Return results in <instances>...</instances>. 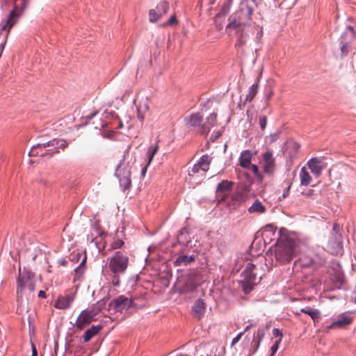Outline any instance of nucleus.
Instances as JSON below:
<instances>
[{"instance_id":"nucleus-14","label":"nucleus","mask_w":356,"mask_h":356,"mask_svg":"<svg viewBox=\"0 0 356 356\" xmlns=\"http://www.w3.org/2000/svg\"><path fill=\"white\" fill-rule=\"evenodd\" d=\"M262 167L266 173L270 175L273 173L275 169V163L272 152H267L263 154Z\"/></svg>"},{"instance_id":"nucleus-40","label":"nucleus","mask_w":356,"mask_h":356,"mask_svg":"<svg viewBox=\"0 0 356 356\" xmlns=\"http://www.w3.org/2000/svg\"><path fill=\"white\" fill-rule=\"evenodd\" d=\"M124 241L121 239H116L113 241L111 246L113 250L121 248L124 245Z\"/></svg>"},{"instance_id":"nucleus-24","label":"nucleus","mask_w":356,"mask_h":356,"mask_svg":"<svg viewBox=\"0 0 356 356\" xmlns=\"http://www.w3.org/2000/svg\"><path fill=\"white\" fill-rule=\"evenodd\" d=\"M266 210V207L259 200H254L253 204L248 209L249 213L257 214L264 213Z\"/></svg>"},{"instance_id":"nucleus-17","label":"nucleus","mask_w":356,"mask_h":356,"mask_svg":"<svg viewBox=\"0 0 356 356\" xmlns=\"http://www.w3.org/2000/svg\"><path fill=\"white\" fill-rule=\"evenodd\" d=\"M206 310V303L202 299H198L195 301L193 308V316L197 320H200L204 316Z\"/></svg>"},{"instance_id":"nucleus-44","label":"nucleus","mask_w":356,"mask_h":356,"mask_svg":"<svg viewBox=\"0 0 356 356\" xmlns=\"http://www.w3.org/2000/svg\"><path fill=\"white\" fill-rule=\"evenodd\" d=\"M259 125L262 130H264L267 125V118L266 116L259 117Z\"/></svg>"},{"instance_id":"nucleus-54","label":"nucleus","mask_w":356,"mask_h":356,"mask_svg":"<svg viewBox=\"0 0 356 356\" xmlns=\"http://www.w3.org/2000/svg\"><path fill=\"white\" fill-rule=\"evenodd\" d=\"M149 165H147V163L145 165V166L142 169V171H141V174L143 176H145L146 172H147V167H148Z\"/></svg>"},{"instance_id":"nucleus-56","label":"nucleus","mask_w":356,"mask_h":356,"mask_svg":"<svg viewBox=\"0 0 356 356\" xmlns=\"http://www.w3.org/2000/svg\"><path fill=\"white\" fill-rule=\"evenodd\" d=\"M32 356H38L37 350L34 346H32Z\"/></svg>"},{"instance_id":"nucleus-46","label":"nucleus","mask_w":356,"mask_h":356,"mask_svg":"<svg viewBox=\"0 0 356 356\" xmlns=\"http://www.w3.org/2000/svg\"><path fill=\"white\" fill-rule=\"evenodd\" d=\"M273 335L275 337H279V339H281V340L282 339L283 334H282V332L278 328H274L273 330Z\"/></svg>"},{"instance_id":"nucleus-21","label":"nucleus","mask_w":356,"mask_h":356,"mask_svg":"<svg viewBox=\"0 0 356 356\" xmlns=\"http://www.w3.org/2000/svg\"><path fill=\"white\" fill-rule=\"evenodd\" d=\"M255 6H257L256 0H241L238 10L253 14Z\"/></svg>"},{"instance_id":"nucleus-28","label":"nucleus","mask_w":356,"mask_h":356,"mask_svg":"<svg viewBox=\"0 0 356 356\" xmlns=\"http://www.w3.org/2000/svg\"><path fill=\"white\" fill-rule=\"evenodd\" d=\"M106 305V300L102 299L94 304L90 309H88L95 317Z\"/></svg>"},{"instance_id":"nucleus-23","label":"nucleus","mask_w":356,"mask_h":356,"mask_svg":"<svg viewBox=\"0 0 356 356\" xmlns=\"http://www.w3.org/2000/svg\"><path fill=\"white\" fill-rule=\"evenodd\" d=\"M308 167L311 171L316 175L321 174L323 167L321 166V162L317 158H313L308 161Z\"/></svg>"},{"instance_id":"nucleus-50","label":"nucleus","mask_w":356,"mask_h":356,"mask_svg":"<svg viewBox=\"0 0 356 356\" xmlns=\"http://www.w3.org/2000/svg\"><path fill=\"white\" fill-rule=\"evenodd\" d=\"M279 137V133H274L270 135L271 141H275Z\"/></svg>"},{"instance_id":"nucleus-53","label":"nucleus","mask_w":356,"mask_h":356,"mask_svg":"<svg viewBox=\"0 0 356 356\" xmlns=\"http://www.w3.org/2000/svg\"><path fill=\"white\" fill-rule=\"evenodd\" d=\"M138 118L141 121L143 122L144 120V115H142L140 111H139V109L138 108Z\"/></svg>"},{"instance_id":"nucleus-59","label":"nucleus","mask_w":356,"mask_h":356,"mask_svg":"<svg viewBox=\"0 0 356 356\" xmlns=\"http://www.w3.org/2000/svg\"><path fill=\"white\" fill-rule=\"evenodd\" d=\"M177 356H191V355H186V354H180V355H177Z\"/></svg>"},{"instance_id":"nucleus-20","label":"nucleus","mask_w":356,"mask_h":356,"mask_svg":"<svg viewBox=\"0 0 356 356\" xmlns=\"http://www.w3.org/2000/svg\"><path fill=\"white\" fill-rule=\"evenodd\" d=\"M217 121V115L214 113L209 115V116L207 118V121L203 123L200 128V134H207L211 127L216 125Z\"/></svg>"},{"instance_id":"nucleus-51","label":"nucleus","mask_w":356,"mask_h":356,"mask_svg":"<svg viewBox=\"0 0 356 356\" xmlns=\"http://www.w3.org/2000/svg\"><path fill=\"white\" fill-rule=\"evenodd\" d=\"M67 261L65 259H60L58 261V264L59 266H66Z\"/></svg>"},{"instance_id":"nucleus-62","label":"nucleus","mask_w":356,"mask_h":356,"mask_svg":"<svg viewBox=\"0 0 356 356\" xmlns=\"http://www.w3.org/2000/svg\"><path fill=\"white\" fill-rule=\"evenodd\" d=\"M259 34H260V36H261V35H262V31H260Z\"/></svg>"},{"instance_id":"nucleus-1","label":"nucleus","mask_w":356,"mask_h":356,"mask_svg":"<svg viewBox=\"0 0 356 356\" xmlns=\"http://www.w3.org/2000/svg\"><path fill=\"white\" fill-rule=\"evenodd\" d=\"M253 14L241 12L238 10L229 17V22L226 26L227 31L234 32L237 35L239 42L243 44L248 37L247 31L250 26V20Z\"/></svg>"},{"instance_id":"nucleus-48","label":"nucleus","mask_w":356,"mask_h":356,"mask_svg":"<svg viewBox=\"0 0 356 356\" xmlns=\"http://www.w3.org/2000/svg\"><path fill=\"white\" fill-rule=\"evenodd\" d=\"M244 332H240L238 334L236 335V337H235L233 340H232V346L234 345L235 343H238V341L241 339V338L242 337V336L243 335Z\"/></svg>"},{"instance_id":"nucleus-4","label":"nucleus","mask_w":356,"mask_h":356,"mask_svg":"<svg viewBox=\"0 0 356 356\" xmlns=\"http://www.w3.org/2000/svg\"><path fill=\"white\" fill-rule=\"evenodd\" d=\"M108 267L115 275L124 273L129 264V257L126 253L118 251L115 254L108 259Z\"/></svg>"},{"instance_id":"nucleus-57","label":"nucleus","mask_w":356,"mask_h":356,"mask_svg":"<svg viewBox=\"0 0 356 356\" xmlns=\"http://www.w3.org/2000/svg\"><path fill=\"white\" fill-rule=\"evenodd\" d=\"M250 325H248V326H246V327L245 328V330H244V332H245L248 331V330H249V329H250Z\"/></svg>"},{"instance_id":"nucleus-63","label":"nucleus","mask_w":356,"mask_h":356,"mask_svg":"<svg viewBox=\"0 0 356 356\" xmlns=\"http://www.w3.org/2000/svg\"><path fill=\"white\" fill-rule=\"evenodd\" d=\"M3 46H1V51H3Z\"/></svg>"},{"instance_id":"nucleus-22","label":"nucleus","mask_w":356,"mask_h":356,"mask_svg":"<svg viewBox=\"0 0 356 356\" xmlns=\"http://www.w3.org/2000/svg\"><path fill=\"white\" fill-rule=\"evenodd\" d=\"M252 154L250 150H244L241 152L239 157L240 165L244 168H248L251 163Z\"/></svg>"},{"instance_id":"nucleus-36","label":"nucleus","mask_w":356,"mask_h":356,"mask_svg":"<svg viewBox=\"0 0 356 356\" xmlns=\"http://www.w3.org/2000/svg\"><path fill=\"white\" fill-rule=\"evenodd\" d=\"M159 148V144L156 143L154 146L149 147L148 152H147V157H148V161L147 165H149L152 161L153 160V158L154 155L156 154Z\"/></svg>"},{"instance_id":"nucleus-6","label":"nucleus","mask_w":356,"mask_h":356,"mask_svg":"<svg viewBox=\"0 0 356 356\" xmlns=\"http://www.w3.org/2000/svg\"><path fill=\"white\" fill-rule=\"evenodd\" d=\"M26 0H15L14 9L9 14L6 24L1 27V31H7V35L8 34L10 29L17 22L22 10L26 8Z\"/></svg>"},{"instance_id":"nucleus-38","label":"nucleus","mask_w":356,"mask_h":356,"mask_svg":"<svg viewBox=\"0 0 356 356\" xmlns=\"http://www.w3.org/2000/svg\"><path fill=\"white\" fill-rule=\"evenodd\" d=\"M232 1L233 0H226L222 7L221 11L217 15V16H220V15H227L229 11Z\"/></svg>"},{"instance_id":"nucleus-29","label":"nucleus","mask_w":356,"mask_h":356,"mask_svg":"<svg viewBox=\"0 0 356 356\" xmlns=\"http://www.w3.org/2000/svg\"><path fill=\"white\" fill-rule=\"evenodd\" d=\"M301 312L307 314L310 316V317L314 321V323L318 321L320 318V312L318 309H312L311 308H302L300 310Z\"/></svg>"},{"instance_id":"nucleus-30","label":"nucleus","mask_w":356,"mask_h":356,"mask_svg":"<svg viewBox=\"0 0 356 356\" xmlns=\"http://www.w3.org/2000/svg\"><path fill=\"white\" fill-rule=\"evenodd\" d=\"M300 178L301 184L304 186H307L311 181L312 177L305 167L300 172Z\"/></svg>"},{"instance_id":"nucleus-55","label":"nucleus","mask_w":356,"mask_h":356,"mask_svg":"<svg viewBox=\"0 0 356 356\" xmlns=\"http://www.w3.org/2000/svg\"><path fill=\"white\" fill-rule=\"evenodd\" d=\"M38 297L42 298H45L46 297L45 292L43 291H40L38 293Z\"/></svg>"},{"instance_id":"nucleus-34","label":"nucleus","mask_w":356,"mask_h":356,"mask_svg":"<svg viewBox=\"0 0 356 356\" xmlns=\"http://www.w3.org/2000/svg\"><path fill=\"white\" fill-rule=\"evenodd\" d=\"M257 93V86L253 84L249 88L248 93L246 95V97L245 99V103L247 102L252 101Z\"/></svg>"},{"instance_id":"nucleus-39","label":"nucleus","mask_w":356,"mask_h":356,"mask_svg":"<svg viewBox=\"0 0 356 356\" xmlns=\"http://www.w3.org/2000/svg\"><path fill=\"white\" fill-rule=\"evenodd\" d=\"M314 259V264L316 266H322L325 264V258L321 256L319 254H316L314 257H312Z\"/></svg>"},{"instance_id":"nucleus-47","label":"nucleus","mask_w":356,"mask_h":356,"mask_svg":"<svg viewBox=\"0 0 356 356\" xmlns=\"http://www.w3.org/2000/svg\"><path fill=\"white\" fill-rule=\"evenodd\" d=\"M248 168L250 169L255 175H259V168L257 165H254V164L252 165L250 163Z\"/></svg>"},{"instance_id":"nucleus-3","label":"nucleus","mask_w":356,"mask_h":356,"mask_svg":"<svg viewBox=\"0 0 356 356\" xmlns=\"http://www.w3.org/2000/svg\"><path fill=\"white\" fill-rule=\"evenodd\" d=\"M35 275L25 268L22 270L21 268H19V275L17 278V294L22 296L23 291L25 289H28L30 292H33L35 290Z\"/></svg>"},{"instance_id":"nucleus-5","label":"nucleus","mask_w":356,"mask_h":356,"mask_svg":"<svg viewBox=\"0 0 356 356\" xmlns=\"http://www.w3.org/2000/svg\"><path fill=\"white\" fill-rule=\"evenodd\" d=\"M67 145L68 143L65 140H58L55 138L47 143H38L36 145H34L29 152V155H38L39 154L38 152L39 148L52 147L51 148V153H49V157H51L54 154L59 153V149H64L67 147Z\"/></svg>"},{"instance_id":"nucleus-2","label":"nucleus","mask_w":356,"mask_h":356,"mask_svg":"<svg viewBox=\"0 0 356 356\" xmlns=\"http://www.w3.org/2000/svg\"><path fill=\"white\" fill-rule=\"evenodd\" d=\"M299 252L300 245L298 241L291 238H282L276 243L275 258L280 264H286Z\"/></svg>"},{"instance_id":"nucleus-16","label":"nucleus","mask_w":356,"mask_h":356,"mask_svg":"<svg viewBox=\"0 0 356 356\" xmlns=\"http://www.w3.org/2000/svg\"><path fill=\"white\" fill-rule=\"evenodd\" d=\"M232 186L233 183L227 180L222 181L218 184L216 193L218 196L221 195V200H226Z\"/></svg>"},{"instance_id":"nucleus-25","label":"nucleus","mask_w":356,"mask_h":356,"mask_svg":"<svg viewBox=\"0 0 356 356\" xmlns=\"http://www.w3.org/2000/svg\"><path fill=\"white\" fill-rule=\"evenodd\" d=\"M102 328L101 325H92L90 328L88 329L83 335L84 341L88 342L94 336L99 333Z\"/></svg>"},{"instance_id":"nucleus-9","label":"nucleus","mask_w":356,"mask_h":356,"mask_svg":"<svg viewBox=\"0 0 356 356\" xmlns=\"http://www.w3.org/2000/svg\"><path fill=\"white\" fill-rule=\"evenodd\" d=\"M115 175L119 179V182L123 191L127 190L131 187V170L128 165H125L123 162H120L118 165Z\"/></svg>"},{"instance_id":"nucleus-42","label":"nucleus","mask_w":356,"mask_h":356,"mask_svg":"<svg viewBox=\"0 0 356 356\" xmlns=\"http://www.w3.org/2000/svg\"><path fill=\"white\" fill-rule=\"evenodd\" d=\"M280 343H281V339H278L275 341L274 344L272 346V347L270 348L271 354L270 356H274V355L275 354V353L277 352V350L279 348V346H280Z\"/></svg>"},{"instance_id":"nucleus-18","label":"nucleus","mask_w":356,"mask_h":356,"mask_svg":"<svg viewBox=\"0 0 356 356\" xmlns=\"http://www.w3.org/2000/svg\"><path fill=\"white\" fill-rule=\"evenodd\" d=\"M313 264V257L309 254H303L298 259L294 261L293 267L296 270H299V268H308Z\"/></svg>"},{"instance_id":"nucleus-37","label":"nucleus","mask_w":356,"mask_h":356,"mask_svg":"<svg viewBox=\"0 0 356 356\" xmlns=\"http://www.w3.org/2000/svg\"><path fill=\"white\" fill-rule=\"evenodd\" d=\"M334 281L338 287H341L345 283L344 275L340 271L336 272Z\"/></svg>"},{"instance_id":"nucleus-13","label":"nucleus","mask_w":356,"mask_h":356,"mask_svg":"<svg viewBox=\"0 0 356 356\" xmlns=\"http://www.w3.org/2000/svg\"><path fill=\"white\" fill-rule=\"evenodd\" d=\"M197 283L195 278L191 276H188L184 279V283L182 280H179L177 283L178 291L180 293H187L190 291H193L195 289Z\"/></svg>"},{"instance_id":"nucleus-61","label":"nucleus","mask_w":356,"mask_h":356,"mask_svg":"<svg viewBox=\"0 0 356 356\" xmlns=\"http://www.w3.org/2000/svg\"><path fill=\"white\" fill-rule=\"evenodd\" d=\"M348 28L350 29V30H353V29L352 26H349Z\"/></svg>"},{"instance_id":"nucleus-49","label":"nucleus","mask_w":356,"mask_h":356,"mask_svg":"<svg viewBox=\"0 0 356 356\" xmlns=\"http://www.w3.org/2000/svg\"><path fill=\"white\" fill-rule=\"evenodd\" d=\"M112 284L114 285V286H118L120 284V280L119 278L118 277L117 275H115L113 280H112Z\"/></svg>"},{"instance_id":"nucleus-41","label":"nucleus","mask_w":356,"mask_h":356,"mask_svg":"<svg viewBox=\"0 0 356 356\" xmlns=\"http://www.w3.org/2000/svg\"><path fill=\"white\" fill-rule=\"evenodd\" d=\"M38 152H39V154L37 155V156H48L49 157V153H51V149H47V147H44V148H39L38 149ZM36 155H34L33 156H35Z\"/></svg>"},{"instance_id":"nucleus-8","label":"nucleus","mask_w":356,"mask_h":356,"mask_svg":"<svg viewBox=\"0 0 356 356\" xmlns=\"http://www.w3.org/2000/svg\"><path fill=\"white\" fill-rule=\"evenodd\" d=\"M211 159L207 154L201 156L200 160L195 163L191 170L188 171L190 179H193L196 175L203 177L206 172L209 169Z\"/></svg>"},{"instance_id":"nucleus-12","label":"nucleus","mask_w":356,"mask_h":356,"mask_svg":"<svg viewBox=\"0 0 356 356\" xmlns=\"http://www.w3.org/2000/svg\"><path fill=\"white\" fill-rule=\"evenodd\" d=\"M94 320L95 316L88 309H84L78 316L75 326L78 330H82Z\"/></svg>"},{"instance_id":"nucleus-58","label":"nucleus","mask_w":356,"mask_h":356,"mask_svg":"<svg viewBox=\"0 0 356 356\" xmlns=\"http://www.w3.org/2000/svg\"><path fill=\"white\" fill-rule=\"evenodd\" d=\"M293 145H294V146H295L297 149H298V148H299V147H300V146H299V145H298V144H297V143H294Z\"/></svg>"},{"instance_id":"nucleus-32","label":"nucleus","mask_w":356,"mask_h":356,"mask_svg":"<svg viewBox=\"0 0 356 356\" xmlns=\"http://www.w3.org/2000/svg\"><path fill=\"white\" fill-rule=\"evenodd\" d=\"M205 355L202 356H216L217 346L213 343H207L203 346Z\"/></svg>"},{"instance_id":"nucleus-33","label":"nucleus","mask_w":356,"mask_h":356,"mask_svg":"<svg viewBox=\"0 0 356 356\" xmlns=\"http://www.w3.org/2000/svg\"><path fill=\"white\" fill-rule=\"evenodd\" d=\"M110 117L113 119V122H111L112 125H114L115 122H118V125L116 127L117 129H122L123 127V123L121 120H119L118 116H114L112 113L106 112L104 113L105 119H108Z\"/></svg>"},{"instance_id":"nucleus-45","label":"nucleus","mask_w":356,"mask_h":356,"mask_svg":"<svg viewBox=\"0 0 356 356\" xmlns=\"http://www.w3.org/2000/svg\"><path fill=\"white\" fill-rule=\"evenodd\" d=\"M257 337H258V341H256V343H255V345H254L255 347H254V352H256L258 350L259 345H260V342L263 337V334L262 333L260 334L259 330H258V332H257Z\"/></svg>"},{"instance_id":"nucleus-27","label":"nucleus","mask_w":356,"mask_h":356,"mask_svg":"<svg viewBox=\"0 0 356 356\" xmlns=\"http://www.w3.org/2000/svg\"><path fill=\"white\" fill-rule=\"evenodd\" d=\"M203 119V115L199 113H193L186 119L187 124L191 127L202 126L201 122Z\"/></svg>"},{"instance_id":"nucleus-31","label":"nucleus","mask_w":356,"mask_h":356,"mask_svg":"<svg viewBox=\"0 0 356 356\" xmlns=\"http://www.w3.org/2000/svg\"><path fill=\"white\" fill-rule=\"evenodd\" d=\"M341 227L339 225L335 223L332 228V234H334L335 242L338 247L341 246V235L340 233Z\"/></svg>"},{"instance_id":"nucleus-10","label":"nucleus","mask_w":356,"mask_h":356,"mask_svg":"<svg viewBox=\"0 0 356 356\" xmlns=\"http://www.w3.org/2000/svg\"><path fill=\"white\" fill-rule=\"evenodd\" d=\"M170 7L169 3L166 1H160L156 7L149 11V20L152 23L159 21L164 15L167 13Z\"/></svg>"},{"instance_id":"nucleus-19","label":"nucleus","mask_w":356,"mask_h":356,"mask_svg":"<svg viewBox=\"0 0 356 356\" xmlns=\"http://www.w3.org/2000/svg\"><path fill=\"white\" fill-rule=\"evenodd\" d=\"M352 318L345 314H342L338 318V320L332 322L329 326L328 329L333 328H342L346 325H348L352 323Z\"/></svg>"},{"instance_id":"nucleus-26","label":"nucleus","mask_w":356,"mask_h":356,"mask_svg":"<svg viewBox=\"0 0 356 356\" xmlns=\"http://www.w3.org/2000/svg\"><path fill=\"white\" fill-rule=\"evenodd\" d=\"M195 260V257L194 256L181 254L179 255L175 261V265L177 266H186Z\"/></svg>"},{"instance_id":"nucleus-52","label":"nucleus","mask_w":356,"mask_h":356,"mask_svg":"<svg viewBox=\"0 0 356 356\" xmlns=\"http://www.w3.org/2000/svg\"><path fill=\"white\" fill-rule=\"evenodd\" d=\"M290 188H291V184H289V185H288V186H287V188L286 189V191H284V193H283V197H286L288 195V193H289V191L290 190Z\"/></svg>"},{"instance_id":"nucleus-43","label":"nucleus","mask_w":356,"mask_h":356,"mask_svg":"<svg viewBox=\"0 0 356 356\" xmlns=\"http://www.w3.org/2000/svg\"><path fill=\"white\" fill-rule=\"evenodd\" d=\"M176 24H177V20L176 16L175 15H173L170 17V19L166 22H165L163 24V26H172V25H174Z\"/></svg>"},{"instance_id":"nucleus-7","label":"nucleus","mask_w":356,"mask_h":356,"mask_svg":"<svg viewBox=\"0 0 356 356\" xmlns=\"http://www.w3.org/2000/svg\"><path fill=\"white\" fill-rule=\"evenodd\" d=\"M255 266L248 263L245 270L242 273L243 280H241V285L245 293L250 292L255 284L257 274L254 273Z\"/></svg>"},{"instance_id":"nucleus-60","label":"nucleus","mask_w":356,"mask_h":356,"mask_svg":"<svg viewBox=\"0 0 356 356\" xmlns=\"http://www.w3.org/2000/svg\"><path fill=\"white\" fill-rule=\"evenodd\" d=\"M107 126H108V124H107V123H105V124H102V127H103V128H105V127H106Z\"/></svg>"},{"instance_id":"nucleus-11","label":"nucleus","mask_w":356,"mask_h":356,"mask_svg":"<svg viewBox=\"0 0 356 356\" xmlns=\"http://www.w3.org/2000/svg\"><path fill=\"white\" fill-rule=\"evenodd\" d=\"M131 305L132 300L131 298L124 296H120L109 303V307L110 309H113L115 312L122 313L124 311L127 310Z\"/></svg>"},{"instance_id":"nucleus-35","label":"nucleus","mask_w":356,"mask_h":356,"mask_svg":"<svg viewBox=\"0 0 356 356\" xmlns=\"http://www.w3.org/2000/svg\"><path fill=\"white\" fill-rule=\"evenodd\" d=\"M86 261V257H85L83 259V260L81 262V264H79V266L77 268H76L74 270L75 276L76 277L77 279H79L81 277V275H83V273L85 270Z\"/></svg>"},{"instance_id":"nucleus-15","label":"nucleus","mask_w":356,"mask_h":356,"mask_svg":"<svg viewBox=\"0 0 356 356\" xmlns=\"http://www.w3.org/2000/svg\"><path fill=\"white\" fill-rule=\"evenodd\" d=\"M75 298V293L60 296L55 302V307L60 309H65L70 307Z\"/></svg>"}]
</instances>
